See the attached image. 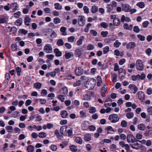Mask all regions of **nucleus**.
Masks as SVG:
<instances>
[{
	"label": "nucleus",
	"mask_w": 152,
	"mask_h": 152,
	"mask_svg": "<svg viewBox=\"0 0 152 152\" xmlns=\"http://www.w3.org/2000/svg\"><path fill=\"white\" fill-rule=\"evenodd\" d=\"M108 120L112 123H115L118 121L119 117L116 114H111L109 116Z\"/></svg>",
	"instance_id": "nucleus-1"
},
{
	"label": "nucleus",
	"mask_w": 152,
	"mask_h": 152,
	"mask_svg": "<svg viewBox=\"0 0 152 152\" xmlns=\"http://www.w3.org/2000/svg\"><path fill=\"white\" fill-rule=\"evenodd\" d=\"M132 80L133 81L139 80H143L145 77V75L142 73L141 75L138 74L136 75H132L131 77Z\"/></svg>",
	"instance_id": "nucleus-2"
},
{
	"label": "nucleus",
	"mask_w": 152,
	"mask_h": 152,
	"mask_svg": "<svg viewBox=\"0 0 152 152\" xmlns=\"http://www.w3.org/2000/svg\"><path fill=\"white\" fill-rule=\"evenodd\" d=\"M136 67L137 69L139 71H141L143 70L144 66L142 60L138 59L136 61Z\"/></svg>",
	"instance_id": "nucleus-3"
},
{
	"label": "nucleus",
	"mask_w": 152,
	"mask_h": 152,
	"mask_svg": "<svg viewBox=\"0 0 152 152\" xmlns=\"http://www.w3.org/2000/svg\"><path fill=\"white\" fill-rule=\"evenodd\" d=\"M43 51L46 53H51L53 51V49L49 44H46L43 48Z\"/></svg>",
	"instance_id": "nucleus-4"
},
{
	"label": "nucleus",
	"mask_w": 152,
	"mask_h": 152,
	"mask_svg": "<svg viewBox=\"0 0 152 152\" xmlns=\"http://www.w3.org/2000/svg\"><path fill=\"white\" fill-rule=\"evenodd\" d=\"M86 20L85 18L82 15L78 17V22L80 26H83L85 23Z\"/></svg>",
	"instance_id": "nucleus-5"
},
{
	"label": "nucleus",
	"mask_w": 152,
	"mask_h": 152,
	"mask_svg": "<svg viewBox=\"0 0 152 152\" xmlns=\"http://www.w3.org/2000/svg\"><path fill=\"white\" fill-rule=\"evenodd\" d=\"M127 141L129 143H133L136 140L134 136L132 134H129L127 136Z\"/></svg>",
	"instance_id": "nucleus-6"
},
{
	"label": "nucleus",
	"mask_w": 152,
	"mask_h": 152,
	"mask_svg": "<svg viewBox=\"0 0 152 152\" xmlns=\"http://www.w3.org/2000/svg\"><path fill=\"white\" fill-rule=\"evenodd\" d=\"M119 145L123 148H125L126 152H132L130 149L129 145L127 144H125L124 141H121L119 142Z\"/></svg>",
	"instance_id": "nucleus-7"
},
{
	"label": "nucleus",
	"mask_w": 152,
	"mask_h": 152,
	"mask_svg": "<svg viewBox=\"0 0 152 152\" xmlns=\"http://www.w3.org/2000/svg\"><path fill=\"white\" fill-rule=\"evenodd\" d=\"M122 10L124 12H128L131 10V7L128 4H122Z\"/></svg>",
	"instance_id": "nucleus-8"
},
{
	"label": "nucleus",
	"mask_w": 152,
	"mask_h": 152,
	"mask_svg": "<svg viewBox=\"0 0 152 152\" xmlns=\"http://www.w3.org/2000/svg\"><path fill=\"white\" fill-rule=\"evenodd\" d=\"M89 122L87 121H85L81 124V129L83 130H86L88 129Z\"/></svg>",
	"instance_id": "nucleus-9"
},
{
	"label": "nucleus",
	"mask_w": 152,
	"mask_h": 152,
	"mask_svg": "<svg viewBox=\"0 0 152 152\" xmlns=\"http://www.w3.org/2000/svg\"><path fill=\"white\" fill-rule=\"evenodd\" d=\"M137 94L138 96V99L141 101H143L145 99V96L144 93L142 91H138Z\"/></svg>",
	"instance_id": "nucleus-10"
},
{
	"label": "nucleus",
	"mask_w": 152,
	"mask_h": 152,
	"mask_svg": "<svg viewBox=\"0 0 152 152\" xmlns=\"http://www.w3.org/2000/svg\"><path fill=\"white\" fill-rule=\"evenodd\" d=\"M19 6L18 3L15 2L11 3L10 5V9L12 10L13 12L17 10Z\"/></svg>",
	"instance_id": "nucleus-11"
},
{
	"label": "nucleus",
	"mask_w": 152,
	"mask_h": 152,
	"mask_svg": "<svg viewBox=\"0 0 152 152\" xmlns=\"http://www.w3.org/2000/svg\"><path fill=\"white\" fill-rule=\"evenodd\" d=\"M136 44L134 42H130L126 45V48L129 50H131L134 48L136 46Z\"/></svg>",
	"instance_id": "nucleus-12"
},
{
	"label": "nucleus",
	"mask_w": 152,
	"mask_h": 152,
	"mask_svg": "<svg viewBox=\"0 0 152 152\" xmlns=\"http://www.w3.org/2000/svg\"><path fill=\"white\" fill-rule=\"evenodd\" d=\"M83 70V69L81 67H77L76 68L75 71L76 75L77 76H80L82 74Z\"/></svg>",
	"instance_id": "nucleus-13"
},
{
	"label": "nucleus",
	"mask_w": 152,
	"mask_h": 152,
	"mask_svg": "<svg viewBox=\"0 0 152 152\" xmlns=\"http://www.w3.org/2000/svg\"><path fill=\"white\" fill-rule=\"evenodd\" d=\"M129 88L130 89H133L134 90V92L133 93L134 94H135L136 92L138 91V88L134 84H130L129 86Z\"/></svg>",
	"instance_id": "nucleus-14"
},
{
	"label": "nucleus",
	"mask_w": 152,
	"mask_h": 152,
	"mask_svg": "<svg viewBox=\"0 0 152 152\" xmlns=\"http://www.w3.org/2000/svg\"><path fill=\"white\" fill-rule=\"evenodd\" d=\"M85 37L83 36H81L78 40L77 41L76 44L77 46H80L83 44V40L84 39Z\"/></svg>",
	"instance_id": "nucleus-15"
},
{
	"label": "nucleus",
	"mask_w": 152,
	"mask_h": 152,
	"mask_svg": "<svg viewBox=\"0 0 152 152\" xmlns=\"http://www.w3.org/2000/svg\"><path fill=\"white\" fill-rule=\"evenodd\" d=\"M66 28L64 26H62L60 28V31L61 32V34L62 35L65 36L67 35V34L66 31Z\"/></svg>",
	"instance_id": "nucleus-16"
},
{
	"label": "nucleus",
	"mask_w": 152,
	"mask_h": 152,
	"mask_svg": "<svg viewBox=\"0 0 152 152\" xmlns=\"http://www.w3.org/2000/svg\"><path fill=\"white\" fill-rule=\"evenodd\" d=\"M68 92V90L67 88L64 87L62 88L60 90V92L61 94H66Z\"/></svg>",
	"instance_id": "nucleus-17"
},
{
	"label": "nucleus",
	"mask_w": 152,
	"mask_h": 152,
	"mask_svg": "<svg viewBox=\"0 0 152 152\" xmlns=\"http://www.w3.org/2000/svg\"><path fill=\"white\" fill-rule=\"evenodd\" d=\"M138 129L140 131H144L146 129L145 125L142 123H141L138 125Z\"/></svg>",
	"instance_id": "nucleus-18"
},
{
	"label": "nucleus",
	"mask_w": 152,
	"mask_h": 152,
	"mask_svg": "<svg viewBox=\"0 0 152 152\" xmlns=\"http://www.w3.org/2000/svg\"><path fill=\"white\" fill-rule=\"evenodd\" d=\"M123 27L125 29L131 30L132 29L133 25L132 24H130L129 26L127 23H126L124 25Z\"/></svg>",
	"instance_id": "nucleus-19"
},
{
	"label": "nucleus",
	"mask_w": 152,
	"mask_h": 152,
	"mask_svg": "<svg viewBox=\"0 0 152 152\" xmlns=\"http://www.w3.org/2000/svg\"><path fill=\"white\" fill-rule=\"evenodd\" d=\"M67 128L66 126H62L60 129V132L62 134H65Z\"/></svg>",
	"instance_id": "nucleus-20"
},
{
	"label": "nucleus",
	"mask_w": 152,
	"mask_h": 152,
	"mask_svg": "<svg viewBox=\"0 0 152 152\" xmlns=\"http://www.w3.org/2000/svg\"><path fill=\"white\" fill-rule=\"evenodd\" d=\"M30 22L31 18L28 16H26L24 20L25 25L28 26H29L30 25L29 23H30Z\"/></svg>",
	"instance_id": "nucleus-21"
},
{
	"label": "nucleus",
	"mask_w": 152,
	"mask_h": 152,
	"mask_svg": "<svg viewBox=\"0 0 152 152\" xmlns=\"http://www.w3.org/2000/svg\"><path fill=\"white\" fill-rule=\"evenodd\" d=\"M61 115L62 118H67L68 115V114L66 111L63 110L61 112Z\"/></svg>",
	"instance_id": "nucleus-22"
},
{
	"label": "nucleus",
	"mask_w": 152,
	"mask_h": 152,
	"mask_svg": "<svg viewBox=\"0 0 152 152\" xmlns=\"http://www.w3.org/2000/svg\"><path fill=\"white\" fill-rule=\"evenodd\" d=\"M82 53L81 51L79 48L76 49L75 51V55L76 57L80 56Z\"/></svg>",
	"instance_id": "nucleus-23"
},
{
	"label": "nucleus",
	"mask_w": 152,
	"mask_h": 152,
	"mask_svg": "<svg viewBox=\"0 0 152 152\" xmlns=\"http://www.w3.org/2000/svg\"><path fill=\"white\" fill-rule=\"evenodd\" d=\"M54 52L56 54V56H61L62 55L61 52L59 51V50L58 48L55 49L54 50Z\"/></svg>",
	"instance_id": "nucleus-24"
},
{
	"label": "nucleus",
	"mask_w": 152,
	"mask_h": 152,
	"mask_svg": "<svg viewBox=\"0 0 152 152\" xmlns=\"http://www.w3.org/2000/svg\"><path fill=\"white\" fill-rule=\"evenodd\" d=\"M55 8L57 10H60L62 9V6L59 3H56L54 4Z\"/></svg>",
	"instance_id": "nucleus-25"
},
{
	"label": "nucleus",
	"mask_w": 152,
	"mask_h": 152,
	"mask_svg": "<svg viewBox=\"0 0 152 152\" xmlns=\"http://www.w3.org/2000/svg\"><path fill=\"white\" fill-rule=\"evenodd\" d=\"M75 141L76 143L80 145L82 144L83 143V140L82 139L79 137H77L75 138Z\"/></svg>",
	"instance_id": "nucleus-26"
},
{
	"label": "nucleus",
	"mask_w": 152,
	"mask_h": 152,
	"mask_svg": "<svg viewBox=\"0 0 152 152\" xmlns=\"http://www.w3.org/2000/svg\"><path fill=\"white\" fill-rule=\"evenodd\" d=\"M84 139L85 140L88 141L91 139V136L90 134H86L84 135Z\"/></svg>",
	"instance_id": "nucleus-27"
},
{
	"label": "nucleus",
	"mask_w": 152,
	"mask_h": 152,
	"mask_svg": "<svg viewBox=\"0 0 152 152\" xmlns=\"http://www.w3.org/2000/svg\"><path fill=\"white\" fill-rule=\"evenodd\" d=\"M114 55L117 56H123L124 54L122 52L120 53L119 50H115L114 51Z\"/></svg>",
	"instance_id": "nucleus-28"
},
{
	"label": "nucleus",
	"mask_w": 152,
	"mask_h": 152,
	"mask_svg": "<svg viewBox=\"0 0 152 152\" xmlns=\"http://www.w3.org/2000/svg\"><path fill=\"white\" fill-rule=\"evenodd\" d=\"M120 23V19L118 18L115 19L113 20V23L115 26H118Z\"/></svg>",
	"instance_id": "nucleus-29"
},
{
	"label": "nucleus",
	"mask_w": 152,
	"mask_h": 152,
	"mask_svg": "<svg viewBox=\"0 0 152 152\" xmlns=\"http://www.w3.org/2000/svg\"><path fill=\"white\" fill-rule=\"evenodd\" d=\"M42 84L40 83H36L34 84V87L37 89H39L41 87Z\"/></svg>",
	"instance_id": "nucleus-30"
},
{
	"label": "nucleus",
	"mask_w": 152,
	"mask_h": 152,
	"mask_svg": "<svg viewBox=\"0 0 152 152\" xmlns=\"http://www.w3.org/2000/svg\"><path fill=\"white\" fill-rule=\"evenodd\" d=\"M97 86H99L102 83L101 77L100 76L98 75L97 77Z\"/></svg>",
	"instance_id": "nucleus-31"
},
{
	"label": "nucleus",
	"mask_w": 152,
	"mask_h": 152,
	"mask_svg": "<svg viewBox=\"0 0 152 152\" xmlns=\"http://www.w3.org/2000/svg\"><path fill=\"white\" fill-rule=\"evenodd\" d=\"M34 147L32 145L28 146L27 148V150L28 152H32L34 151Z\"/></svg>",
	"instance_id": "nucleus-32"
},
{
	"label": "nucleus",
	"mask_w": 152,
	"mask_h": 152,
	"mask_svg": "<svg viewBox=\"0 0 152 152\" xmlns=\"http://www.w3.org/2000/svg\"><path fill=\"white\" fill-rule=\"evenodd\" d=\"M47 134L45 132H41L38 134V136L40 138H44L46 137Z\"/></svg>",
	"instance_id": "nucleus-33"
},
{
	"label": "nucleus",
	"mask_w": 152,
	"mask_h": 152,
	"mask_svg": "<svg viewBox=\"0 0 152 152\" xmlns=\"http://www.w3.org/2000/svg\"><path fill=\"white\" fill-rule=\"evenodd\" d=\"M73 56L72 53H66L65 54V56L66 59H68L70 58L71 56Z\"/></svg>",
	"instance_id": "nucleus-34"
},
{
	"label": "nucleus",
	"mask_w": 152,
	"mask_h": 152,
	"mask_svg": "<svg viewBox=\"0 0 152 152\" xmlns=\"http://www.w3.org/2000/svg\"><path fill=\"white\" fill-rule=\"evenodd\" d=\"M112 80V82L115 83L117 81V75L116 74H113L111 76Z\"/></svg>",
	"instance_id": "nucleus-35"
},
{
	"label": "nucleus",
	"mask_w": 152,
	"mask_h": 152,
	"mask_svg": "<svg viewBox=\"0 0 152 152\" xmlns=\"http://www.w3.org/2000/svg\"><path fill=\"white\" fill-rule=\"evenodd\" d=\"M70 13L68 12H65L64 13V18L67 20H70Z\"/></svg>",
	"instance_id": "nucleus-36"
},
{
	"label": "nucleus",
	"mask_w": 152,
	"mask_h": 152,
	"mask_svg": "<svg viewBox=\"0 0 152 152\" xmlns=\"http://www.w3.org/2000/svg\"><path fill=\"white\" fill-rule=\"evenodd\" d=\"M121 45V42H119L118 40H116L113 44V46L116 48H118Z\"/></svg>",
	"instance_id": "nucleus-37"
},
{
	"label": "nucleus",
	"mask_w": 152,
	"mask_h": 152,
	"mask_svg": "<svg viewBox=\"0 0 152 152\" xmlns=\"http://www.w3.org/2000/svg\"><path fill=\"white\" fill-rule=\"evenodd\" d=\"M137 6L139 7L140 8H143L145 6V4L144 2L142 1H141L138 3L137 4Z\"/></svg>",
	"instance_id": "nucleus-38"
},
{
	"label": "nucleus",
	"mask_w": 152,
	"mask_h": 152,
	"mask_svg": "<svg viewBox=\"0 0 152 152\" xmlns=\"http://www.w3.org/2000/svg\"><path fill=\"white\" fill-rule=\"evenodd\" d=\"M107 12L110 13L113 10V6L111 4H108L107 5Z\"/></svg>",
	"instance_id": "nucleus-39"
},
{
	"label": "nucleus",
	"mask_w": 152,
	"mask_h": 152,
	"mask_svg": "<svg viewBox=\"0 0 152 152\" xmlns=\"http://www.w3.org/2000/svg\"><path fill=\"white\" fill-rule=\"evenodd\" d=\"M7 131L8 132H11L13 131V128L11 126H7L5 127Z\"/></svg>",
	"instance_id": "nucleus-40"
},
{
	"label": "nucleus",
	"mask_w": 152,
	"mask_h": 152,
	"mask_svg": "<svg viewBox=\"0 0 152 152\" xmlns=\"http://www.w3.org/2000/svg\"><path fill=\"white\" fill-rule=\"evenodd\" d=\"M68 41L69 42H73L75 40V37L74 36H71L67 38Z\"/></svg>",
	"instance_id": "nucleus-41"
},
{
	"label": "nucleus",
	"mask_w": 152,
	"mask_h": 152,
	"mask_svg": "<svg viewBox=\"0 0 152 152\" xmlns=\"http://www.w3.org/2000/svg\"><path fill=\"white\" fill-rule=\"evenodd\" d=\"M83 99L85 100L89 101L91 99V96L87 94L83 96Z\"/></svg>",
	"instance_id": "nucleus-42"
},
{
	"label": "nucleus",
	"mask_w": 152,
	"mask_h": 152,
	"mask_svg": "<svg viewBox=\"0 0 152 152\" xmlns=\"http://www.w3.org/2000/svg\"><path fill=\"white\" fill-rule=\"evenodd\" d=\"M15 23L17 26H20L22 23V20L21 18H19L16 20Z\"/></svg>",
	"instance_id": "nucleus-43"
},
{
	"label": "nucleus",
	"mask_w": 152,
	"mask_h": 152,
	"mask_svg": "<svg viewBox=\"0 0 152 152\" xmlns=\"http://www.w3.org/2000/svg\"><path fill=\"white\" fill-rule=\"evenodd\" d=\"M61 20L59 18L56 17L53 19V22L55 24H57L61 23Z\"/></svg>",
	"instance_id": "nucleus-44"
},
{
	"label": "nucleus",
	"mask_w": 152,
	"mask_h": 152,
	"mask_svg": "<svg viewBox=\"0 0 152 152\" xmlns=\"http://www.w3.org/2000/svg\"><path fill=\"white\" fill-rule=\"evenodd\" d=\"M96 109L94 107H91L89 111V113H94L96 111Z\"/></svg>",
	"instance_id": "nucleus-45"
},
{
	"label": "nucleus",
	"mask_w": 152,
	"mask_h": 152,
	"mask_svg": "<svg viewBox=\"0 0 152 152\" xmlns=\"http://www.w3.org/2000/svg\"><path fill=\"white\" fill-rule=\"evenodd\" d=\"M57 44L58 46H62L64 44L63 40L62 39H59L57 41Z\"/></svg>",
	"instance_id": "nucleus-46"
},
{
	"label": "nucleus",
	"mask_w": 152,
	"mask_h": 152,
	"mask_svg": "<svg viewBox=\"0 0 152 152\" xmlns=\"http://www.w3.org/2000/svg\"><path fill=\"white\" fill-rule=\"evenodd\" d=\"M87 49L88 50H91L94 49V46L91 44H88L87 47Z\"/></svg>",
	"instance_id": "nucleus-47"
},
{
	"label": "nucleus",
	"mask_w": 152,
	"mask_h": 152,
	"mask_svg": "<svg viewBox=\"0 0 152 152\" xmlns=\"http://www.w3.org/2000/svg\"><path fill=\"white\" fill-rule=\"evenodd\" d=\"M68 142L66 141L63 142L62 143L60 144L59 145L62 148H63L66 147L68 145Z\"/></svg>",
	"instance_id": "nucleus-48"
},
{
	"label": "nucleus",
	"mask_w": 152,
	"mask_h": 152,
	"mask_svg": "<svg viewBox=\"0 0 152 152\" xmlns=\"http://www.w3.org/2000/svg\"><path fill=\"white\" fill-rule=\"evenodd\" d=\"M71 151L73 152H75L77 151V147L75 145H72L70 146Z\"/></svg>",
	"instance_id": "nucleus-49"
},
{
	"label": "nucleus",
	"mask_w": 152,
	"mask_h": 152,
	"mask_svg": "<svg viewBox=\"0 0 152 152\" xmlns=\"http://www.w3.org/2000/svg\"><path fill=\"white\" fill-rule=\"evenodd\" d=\"M98 10V7L96 6H93L92 7L91 12L93 13L96 12Z\"/></svg>",
	"instance_id": "nucleus-50"
},
{
	"label": "nucleus",
	"mask_w": 152,
	"mask_h": 152,
	"mask_svg": "<svg viewBox=\"0 0 152 152\" xmlns=\"http://www.w3.org/2000/svg\"><path fill=\"white\" fill-rule=\"evenodd\" d=\"M81 84V81L80 80H78L73 84V86L74 87H76L80 86Z\"/></svg>",
	"instance_id": "nucleus-51"
},
{
	"label": "nucleus",
	"mask_w": 152,
	"mask_h": 152,
	"mask_svg": "<svg viewBox=\"0 0 152 152\" xmlns=\"http://www.w3.org/2000/svg\"><path fill=\"white\" fill-rule=\"evenodd\" d=\"M127 123L125 120L122 121L121 122V125L123 127H126L127 126Z\"/></svg>",
	"instance_id": "nucleus-52"
},
{
	"label": "nucleus",
	"mask_w": 152,
	"mask_h": 152,
	"mask_svg": "<svg viewBox=\"0 0 152 152\" xmlns=\"http://www.w3.org/2000/svg\"><path fill=\"white\" fill-rule=\"evenodd\" d=\"M58 98L62 102H63L65 100V97L64 96L61 94L58 95Z\"/></svg>",
	"instance_id": "nucleus-53"
},
{
	"label": "nucleus",
	"mask_w": 152,
	"mask_h": 152,
	"mask_svg": "<svg viewBox=\"0 0 152 152\" xmlns=\"http://www.w3.org/2000/svg\"><path fill=\"white\" fill-rule=\"evenodd\" d=\"M19 32L24 35H26L28 31L23 29H20L19 30Z\"/></svg>",
	"instance_id": "nucleus-54"
},
{
	"label": "nucleus",
	"mask_w": 152,
	"mask_h": 152,
	"mask_svg": "<svg viewBox=\"0 0 152 152\" xmlns=\"http://www.w3.org/2000/svg\"><path fill=\"white\" fill-rule=\"evenodd\" d=\"M109 47L108 46H106L105 47L104 49L103 50V52L104 54H106L108 52H109Z\"/></svg>",
	"instance_id": "nucleus-55"
},
{
	"label": "nucleus",
	"mask_w": 152,
	"mask_h": 152,
	"mask_svg": "<svg viewBox=\"0 0 152 152\" xmlns=\"http://www.w3.org/2000/svg\"><path fill=\"white\" fill-rule=\"evenodd\" d=\"M147 112L149 115H152V106L148 107L147 109Z\"/></svg>",
	"instance_id": "nucleus-56"
},
{
	"label": "nucleus",
	"mask_w": 152,
	"mask_h": 152,
	"mask_svg": "<svg viewBox=\"0 0 152 152\" xmlns=\"http://www.w3.org/2000/svg\"><path fill=\"white\" fill-rule=\"evenodd\" d=\"M137 37L140 40L142 41H144L145 40V37L144 36L142 35L141 34H138L137 35Z\"/></svg>",
	"instance_id": "nucleus-57"
},
{
	"label": "nucleus",
	"mask_w": 152,
	"mask_h": 152,
	"mask_svg": "<svg viewBox=\"0 0 152 152\" xmlns=\"http://www.w3.org/2000/svg\"><path fill=\"white\" fill-rule=\"evenodd\" d=\"M107 87L105 85H104L101 89V92L103 93H105L107 90Z\"/></svg>",
	"instance_id": "nucleus-58"
},
{
	"label": "nucleus",
	"mask_w": 152,
	"mask_h": 152,
	"mask_svg": "<svg viewBox=\"0 0 152 152\" xmlns=\"http://www.w3.org/2000/svg\"><path fill=\"white\" fill-rule=\"evenodd\" d=\"M126 116L127 118L128 119H131L133 117L134 114L132 112H130L127 113Z\"/></svg>",
	"instance_id": "nucleus-59"
},
{
	"label": "nucleus",
	"mask_w": 152,
	"mask_h": 152,
	"mask_svg": "<svg viewBox=\"0 0 152 152\" xmlns=\"http://www.w3.org/2000/svg\"><path fill=\"white\" fill-rule=\"evenodd\" d=\"M66 78L67 80H70L72 78L73 79H75V77L74 76H72L71 74H69L66 76Z\"/></svg>",
	"instance_id": "nucleus-60"
},
{
	"label": "nucleus",
	"mask_w": 152,
	"mask_h": 152,
	"mask_svg": "<svg viewBox=\"0 0 152 152\" xmlns=\"http://www.w3.org/2000/svg\"><path fill=\"white\" fill-rule=\"evenodd\" d=\"M105 130L107 131L108 132L109 131H111L112 132H114V129L113 128L110 126H107L106 128H105Z\"/></svg>",
	"instance_id": "nucleus-61"
},
{
	"label": "nucleus",
	"mask_w": 152,
	"mask_h": 152,
	"mask_svg": "<svg viewBox=\"0 0 152 152\" xmlns=\"http://www.w3.org/2000/svg\"><path fill=\"white\" fill-rule=\"evenodd\" d=\"M118 73L120 74L121 73H123L124 75L125 74L126 72L125 70L122 68L119 69L118 70Z\"/></svg>",
	"instance_id": "nucleus-62"
},
{
	"label": "nucleus",
	"mask_w": 152,
	"mask_h": 152,
	"mask_svg": "<svg viewBox=\"0 0 152 152\" xmlns=\"http://www.w3.org/2000/svg\"><path fill=\"white\" fill-rule=\"evenodd\" d=\"M57 34L56 32L54 31H53L50 35V37L52 38H55L56 37Z\"/></svg>",
	"instance_id": "nucleus-63"
},
{
	"label": "nucleus",
	"mask_w": 152,
	"mask_h": 152,
	"mask_svg": "<svg viewBox=\"0 0 152 152\" xmlns=\"http://www.w3.org/2000/svg\"><path fill=\"white\" fill-rule=\"evenodd\" d=\"M11 47L13 51H16L17 49V46L16 44H12L11 46Z\"/></svg>",
	"instance_id": "nucleus-64"
}]
</instances>
